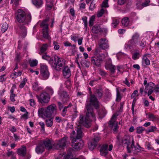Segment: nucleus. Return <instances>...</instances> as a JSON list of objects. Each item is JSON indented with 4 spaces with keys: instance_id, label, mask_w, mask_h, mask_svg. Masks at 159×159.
Instances as JSON below:
<instances>
[{
    "instance_id": "nucleus-1",
    "label": "nucleus",
    "mask_w": 159,
    "mask_h": 159,
    "mask_svg": "<svg viewBox=\"0 0 159 159\" xmlns=\"http://www.w3.org/2000/svg\"><path fill=\"white\" fill-rule=\"evenodd\" d=\"M89 100H87L86 103L85 111V116L81 115L79 118V123L84 125L87 128L89 127L91 125L92 119L95 120V115L93 111L92 106L98 109L99 106V103L95 96L91 93H90Z\"/></svg>"
},
{
    "instance_id": "nucleus-2",
    "label": "nucleus",
    "mask_w": 159,
    "mask_h": 159,
    "mask_svg": "<svg viewBox=\"0 0 159 159\" xmlns=\"http://www.w3.org/2000/svg\"><path fill=\"white\" fill-rule=\"evenodd\" d=\"M39 116L44 119L50 118L53 114L57 113V107L54 104H52L45 107L39 108L38 110Z\"/></svg>"
},
{
    "instance_id": "nucleus-3",
    "label": "nucleus",
    "mask_w": 159,
    "mask_h": 159,
    "mask_svg": "<svg viewBox=\"0 0 159 159\" xmlns=\"http://www.w3.org/2000/svg\"><path fill=\"white\" fill-rule=\"evenodd\" d=\"M17 21L20 23H24L28 24L31 20L32 16L30 13L26 14L25 12L21 9H18L16 13V16Z\"/></svg>"
},
{
    "instance_id": "nucleus-4",
    "label": "nucleus",
    "mask_w": 159,
    "mask_h": 159,
    "mask_svg": "<svg viewBox=\"0 0 159 159\" xmlns=\"http://www.w3.org/2000/svg\"><path fill=\"white\" fill-rule=\"evenodd\" d=\"M117 139L120 142V144L124 147H126L127 148V151L130 153V148L134 145V142L133 137L130 135H125L122 139L117 137Z\"/></svg>"
},
{
    "instance_id": "nucleus-5",
    "label": "nucleus",
    "mask_w": 159,
    "mask_h": 159,
    "mask_svg": "<svg viewBox=\"0 0 159 159\" xmlns=\"http://www.w3.org/2000/svg\"><path fill=\"white\" fill-rule=\"evenodd\" d=\"M140 40L139 34L136 33L133 35L131 39L125 45V47L126 48L132 49L136 47Z\"/></svg>"
},
{
    "instance_id": "nucleus-6",
    "label": "nucleus",
    "mask_w": 159,
    "mask_h": 159,
    "mask_svg": "<svg viewBox=\"0 0 159 159\" xmlns=\"http://www.w3.org/2000/svg\"><path fill=\"white\" fill-rule=\"evenodd\" d=\"M54 63L52 65L56 70H60L65 66L66 60L62 58L56 56L53 57Z\"/></svg>"
},
{
    "instance_id": "nucleus-7",
    "label": "nucleus",
    "mask_w": 159,
    "mask_h": 159,
    "mask_svg": "<svg viewBox=\"0 0 159 159\" xmlns=\"http://www.w3.org/2000/svg\"><path fill=\"white\" fill-rule=\"evenodd\" d=\"M36 97L38 102L42 104L48 103L50 98L48 94L45 92L41 93L39 95H36Z\"/></svg>"
},
{
    "instance_id": "nucleus-8",
    "label": "nucleus",
    "mask_w": 159,
    "mask_h": 159,
    "mask_svg": "<svg viewBox=\"0 0 159 159\" xmlns=\"http://www.w3.org/2000/svg\"><path fill=\"white\" fill-rule=\"evenodd\" d=\"M118 115L117 113L114 114L109 121V124L113 129L115 133L117 132L118 126V122L116 121Z\"/></svg>"
},
{
    "instance_id": "nucleus-9",
    "label": "nucleus",
    "mask_w": 159,
    "mask_h": 159,
    "mask_svg": "<svg viewBox=\"0 0 159 159\" xmlns=\"http://www.w3.org/2000/svg\"><path fill=\"white\" fill-rule=\"evenodd\" d=\"M40 73L43 79L44 80L48 79L49 76V73L48 66L45 64H41L40 65Z\"/></svg>"
},
{
    "instance_id": "nucleus-10",
    "label": "nucleus",
    "mask_w": 159,
    "mask_h": 159,
    "mask_svg": "<svg viewBox=\"0 0 159 159\" xmlns=\"http://www.w3.org/2000/svg\"><path fill=\"white\" fill-rule=\"evenodd\" d=\"M69 143L68 137L65 136L57 141V147L58 148H63Z\"/></svg>"
},
{
    "instance_id": "nucleus-11",
    "label": "nucleus",
    "mask_w": 159,
    "mask_h": 159,
    "mask_svg": "<svg viewBox=\"0 0 159 159\" xmlns=\"http://www.w3.org/2000/svg\"><path fill=\"white\" fill-rule=\"evenodd\" d=\"M17 32L20 35L25 37L27 34V30L25 27L22 25H20L16 28Z\"/></svg>"
},
{
    "instance_id": "nucleus-12",
    "label": "nucleus",
    "mask_w": 159,
    "mask_h": 159,
    "mask_svg": "<svg viewBox=\"0 0 159 159\" xmlns=\"http://www.w3.org/2000/svg\"><path fill=\"white\" fill-rule=\"evenodd\" d=\"M99 45L100 48L104 50L109 48L108 41L106 38H102L99 40Z\"/></svg>"
},
{
    "instance_id": "nucleus-13",
    "label": "nucleus",
    "mask_w": 159,
    "mask_h": 159,
    "mask_svg": "<svg viewBox=\"0 0 159 159\" xmlns=\"http://www.w3.org/2000/svg\"><path fill=\"white\" fill-rule=\"evenodd\" d=\"M107 29L106 28H101L99 25H94L92 28V31L93 33L97 34L99 32L106 31Z\"/></svg>"
},
{
    "instance_id": "nucleus-14",
    "label": "nucleus",
    "mask_w": 159,
    "mask_h": 159,
    "mask_svg": "<svg viewBox=\"0 0 159 159\" xmlns=\"http://www.w3.org/2000/svg\"><path fill=\"white\" fill-rule=\"evenodd\" d=\"M77 139L75 138H73L72 142V146L73 148L76 149H80L83 146V144L76 142Z\"/></svg>"
},
{
    "instance_id": "nucleus-15",
    "label": "nucleus",
    "mask_w": 159,
    "mask_h": 159,
    "mask_svg": "<svg viewBox=\"0 0 159 159\" xmlns=\"http://www.w3.org/2000/svg\"><path fill=\"white\" fill-rule=\"evenodd\" d=\"M63 74L64 77L66 78H69L71 75V72L70 69L67 66L63 67Z\"/></svg>"
},
{
    "instance_id": "nucleus-16",
    "label": "nucleus",
    "mask_w": 159,
    "mask_h": 159,
    "mask_svg": "<svg viewBox=\"0 0 159 159\" xmlns=\"http://www.w3.org/2000/svg\"><path fill=\"white\" fill-rule=\"evenodd\" d=\"M151 56V54L148 53L145 54L143 55L142 59L143 63H144L148 66L150 65V61L148 59V58H150Z\"/></svg>"
},
{
    "instance_id": "nucleus-17",
    "label": "nucleus",
    "mask_w": 159,
    "mask_h": 159,
    "mask_svg": "<svg viewBox=\"0 0 159 159\" xmlns=\"http://www.w3.org/2000/svg\"><path fill=\"white\" fill-rule=\"evenodd\" d=\"M42 57L43 59L48 61L49 63L51 65H53V57H51L49 55H47L46 53H44L42 54Z\"/></svg>"
},
{
    "instance_id": "nucleus-18",
    "label": "nucleus",
    "mask_w": 159,
    "mask_h": 159,
    "mask_svg": "<svg viewBox=\"0 0 159 159\" xmlns=\"http://www.w3.org/2000/svg\"><path fill=\"white\" fill-rule=\"evenodd\" d=\"M91 59L92 63L94 65L98 67L100 66L102 61L96 56L92 57Z\"/></svg>"
},
{
    "instance_id": "nucleus-19",
    "label": "nucleus",
    "mask_w": 159,
    "mask_h": 159,
    "mask_svg": "<svg viewBox=\"0 0 159 159\" xmlns=\"http://www.w3.org/2000/svg\"><path fill=\"white\" fill-rule=\"evenodd\" d=\"M108 145H103L101 147L100 150V154L102 156H105L108 153Z\"/></svg>"
},
{
    "instance_id": "nucleus-20",
    "label": "nucleus",
    "mask_w": 159,
    "mask_h": 159,
    "mask_svg": "<svg viewBox=\"0 0 159 159\" xmlns=\"http://www.w3.org/2000/svg\"><path fill=\"white\" fill-rule=\"evenodd\" d=\"M43 144L45 147L48 149H51L52 148L53 144L51 141L48 139H46L43 141Z\"/></svg>"
},
{
    "instance_id": "nucleus-21",
    "label": "nucleus",
    "mask_w": 159,
    "mask_h": 159,
    "mask_svg": "<svg viewBox=\"0 0 159 159\" xmlns=\"http://www.w3.org/2000/svg\"><path fill=\"white\" fill-rule=\"evenodd\" d=\"M32 2L37 8L41 7L43 4V0H31Z\"/></svg>"
},
{
    "instance_id": "nucleus-22",
    "label": "nucleus",
    "mask_w": 159,
    "mask_h": 159,
    "mask_svg": "<svg viewBox=\"0 0 159 159\" xmlns=\"http://www.w3.org/2000/svg\"><path fill=\"white\" fill-rule=\"evenodd\" d=\"M18 155L21 156H24L26 152V149L25 147H22L17 150Z\"/></svg>"
},
{
    "instance_id": "nucleus-23",
    "label": "nucleus",
    "mask_w": 159,
    "mask_h": 159,
    "mask_svg": "<svg viewBox=\"0 0 159 159\" xmlns=\"http://www.w3.org/2000/svg\"><path fill=\"white\" fill-rule=\"evenodd\" d=\"M155 84L153 82H150L148 83L147 85L145 86L144 90V93H147V91L151 89H153L155 88Z\"/></svg>"
},
{
    "instance_id": "nucleus-24",
    "label": "nucleus",
    "mask_w": 159,
    "mask_h": 159,
    "mask_svg": "<svg viewBox=\"0 0 159 159\" xmlns=\"http://www.w3.org/2000/svg\"><path fill=\"white\" fill-rule=\"evenodd\" d=\"M44 151V147L43 144H39L35 148V151L38 154L43 153Z\"/></svg>"
},
{
    "instance_id": "nucleus-25",
    "label": "nucleus",
    "mask_w": 159,
    "mask_h": 159,
    "mask_svg": "<svg viewBox=\"0 0 159 159\" xmlns=\"http://www.w3.org/2000/svg\"><path fill=\"white\" fill-rule=\"evenodd\" d=\"M72 106V104L71 103H70L68 106L65 107L61 111V115L63 116H65L66 115L67 111L69 110Z\"/></svg>"
},
{
    "instance_id": "nucleus-26",
    "label": "nucleus",
    "mask_w": 159,
    "mask_h": 159,
    "mask_svg": "<svg viewBox=\"0 0 159 159\" xmlns=\"http://www.w3.org/2000/svg\"><path fill=\"white\" fill-rule=\"evenodd\" d=\"M49 19L47 18L43 20L40 24V26L42 27H43V29H48V24Z\"/></svg>"
},
{
    "instance_id": "nucleus-27",
    "label": "nucleus",
    "mask_w": 159,
    "mask_h": 159,
    "mask_svg": "<svg viewBox=\"0 0 159 159\" xmlns=\"http://www.w3.org/2000/svg\"><path fill=\"white\" fill-rule=\"evenodd\" d=\"M33 89L36 91H39L42 89V88L39 85L38 82H35L33 84Z\"/></svg>"
},
{
    "instance_id": "nucleus-28",
    "label": "nucleus",
    "mask_w": 159,
    "mask_h": 159,
    "mask_svg": "<svg viewBox=\"0 0 159 159\" xmlns=\"http://www.w3.org/2000/svg\"><path fill=\"white\" fill-rule=\"evenodd\" d=\"M59 95L62 98H66L69 97V95L67 93L64 91H60L58 92Z\"/></svg>"
},
{
    "instance_id": "nucleus-29",
    "label": "nucleus",
    "mask_w": 159,
    "mask_h": 159,
    "mask_svg": "<svg viewBox=\"0 0 159 159\" xmlns=\"http://www.w3.org/2000/svg\"><path fill=\"white\" fill-rule=\"evenodd\" d=\"M48 47V44L47 43L43 44L41 47L40 50L39 52V53L40 54H41L43 53H44L47 50Z\"/></svg>"
},
{
    "instance_id": "nucleus-30",
    "label": "nucleus",
    "mask_w": 159,
    "mask_h": 159,
    "mask_svg": "<svg viewBox=\"0 0 159 159\" xmlns=\"http://www.w3.org/2000/svg\"><path fill=\"white\" fill-rule=\"evenodd\" d=\"M77 136L75 138L77 139H80L82 138L83 135L82 131L80 127H79L78 128H77Z\"/></svg>"
},
{
    "instance_id": "nucleus-31",
    "label": "nucleus",
    "mask_w": 159,
    "mask_h": 159,
    "mask_svg": "<svg viewBox=\"0 0 159 159\" xmlns=\"http://www.w3.org/2000/svg\"><path fill=\"white\" fill-rule=\"evenodd\" d=\"M130 149L131 150L130 152H133L134 154H137L138 152H140L141 151L140 148H136L134 147V145Z\"/></svg>"
},
{
    "instance_id": "nucleus-32",
    "label": "nucleus",
    "mask_w": 159,
    "mask_h": 159,
    "mask_svg": "<svg viewBox=\"0 0 159 159\" xmlns=\"http://www.w3.org/2000/svg\"><path fill=\"white\" fill-rule=\"evenodd\" d=\"M43 37L46 39H49L51 38L48 34V29H43Z\"/></svg>"
},
{
    "instance_id": "nucleus-33",
    "label": "nucleus",
    "mask_w": 159,
    "mask_h": 159,
    "mask_svg": "<svg viewBox=\"0 0 159 159\" xmlns=\"http://www.w3.org/2000/svg\"><path fill=\"white\" fill-rule=\"evenodd\" d=\"M46 125L47 126L51 127L53 124V119L52 118H50L49 119H47L45 120Z\"/></svg>"
},
{
    "instance_id": "nucleus-34",
    "label": "nucleus",
    "mask_w": 159,
    "mask_h": 159,
    "mask_svg": "<svg viewBox=\"0 0 159 159\" xmlns=\"http://www.w3.org/2000/svg\"><path fill=\"white\" fill-rule=\"evenodd\" d=\"M121 22L123 25L125 26H127L129 25V18L127 17H124L122 19Z\"/></svg>"
},
{
    "instance_id": "nucleus-35",
    "label": "nucleus",
    "mask_w": 159,
    "mask_h": 159,
    "mask_svg": "<svg viewBox=\"0 0 159 159\" xmlns=\"http://www.w3.org/2000/svg\"><path fill=\"white\" fill-rule=\"evenodd\" d=\"M22 74V71L20 70H17L16 71H14V72L11 74V76L13 78L16 77L21 75Z\"/></svg>"
},
{
    "instance_id": "nucleus-36",
    "label": "nucleus",
    "mask_w": 159,
    "mask_h": 159,
    "mask_svg": "<svg viewBox=\"0 0 159 159\" xmlns=\"http://www.w3.org/2000/svg\"><path fill=\"white\" fill-rule=\"evenodd\" d=\"M15 153L12 151H8L6 153V155L7 157L11 156V159H16V156L15 155Z\"/></svg>"
},
{
    "instance_id": "nucleus-37",
    "label": "nucleus",
    "mask_w": 159,
    "mask_h": 159,
    "mask_svg": "<svg viewBox=\"0 0 159 159\" xmlns=\"http://www.w3.org/2000/svg\"><path fill=\"white\" fill-rule=\"evenodd\" d=\"M103 91L101 89L96 90L95 93L96 96L99 98H100L102 95Z\"/></svg>"
},
{
    "instance_id": "nucleus-38",
    "label": "nucleus",
    "mask_w": 159,
    "mask_h": 159,
    "mask_svg": "<svg viewBox=\"0 0 159 159\" xmlns=\"http://www.w3.org/2000/svg\"><path fill=\"white\" fill-rule=\"evenodd\" d=\"M136 7L137 9H142L143 8L142 7V3L141 0L137 1L136 3Z\"/></svg>"
},
{
    "instance_id": "nucleus-39",
    "label": "nucleus",
    "mask_w": 159,
    "mask_h": 159,
    "mask_svg": "<svg viewBox=\"0 0 159 159\" xmlns=\"http://www.w3.org/2000/svg\"><path fill=\"white\" fill-rule=\"evenodd\" d=\"M145 129L143 127L138 126L136 128V133L138 134H141L144 131Z\"/></svg>"
},
{
    "instance_id": "nucleus-40",
    "label": "nucleus",
    "mask_w": 159,
    "mask_h": 159,
    "mask_svg": "<svg viewBox=\"0 0 159 159\" xmlns=\"http://www.w3.org/2000/svg\"><path fill=\"white\" fill-rule=\"evenodd\" d=\"M8 27V25L7 23H3L1 27V31L2 33L5 32L7 30Z\"/></svg>"
},
{
    "instance_id": "nucleus-41",
    "label": "nucleus",
    "mask_w": 159,
    "mask_h": 159,
    "mask_svg": "<svg viewBox=\"0 0 159 159\" xmlns=\"http://www.w3.org/2000/svg\"><path fill=\"white\" fill-rule=\"evenodd\" d=\"M47 9L48 10H50L53 6V3L52 1H47L46 3Z\"/></svg>"
},
{
    "instance_id": "nucleus-42",
    "label": "nucleus",
    "mask_w": 159,
    "mask_h": 159,
    "mask_svg": "<svg viewBox=\"0 0 159 159\" xmlns=\"http://www.w3.org/2000/svg\"><path fill=\"white\" fill-rule=\"evenodd\" d=\"M45 91L48 93L49 95H52L54 93L53 89L50 87H47L45 89Z\"/></svg>"
},
{
    "instance_id": "nucleus-43",
    "label": "nucleus",
    "mask_w": 159,
    "mask_h": 159,
    "mask_svg": "<svg viewBox=\"0 0 159 159\" xmlns=\"http://www.w3.org/2000/svg\"><path fill=\"white\" fill-rule=\"evenodd\" d=\"M38 63V61L36 60H33L29 61V63L31 67H34L36 66Z\"/></svg>"
},
{
    "instance_id": "nucleus-44",
    "label": "nucleus",
    "mask_w": 159,
    "mask_h": 159,
    "mask_svg": "<svg viewBox=\"0 0 159 159\" xmlns=\"http://www.w3.org/2000/svg\"><path fill=\"white\" fill-rule=\"evenodd\" d=\"M142 3L143 8L149 5L150 2V0H141Z\"/></svg>"
},
{
    "instance_id": "nucleus-45",
    "label": "nucleus",
    "mask_w": 159,
    "mask_h": 159,
    "mask_svg": "<svg viewBox=\"0 0 159 159\" xmlns=\"http://www.w3.org/2000/svg\"><path fill=\"white\" fill-rule=\"evenodd\" d=\"M96 146L97 145L92 141L88 144L89 148L91 150H93Z\"/></svg>"
},
{
    "instance_id": "nucleus-46",
    "label": "nucleus",
    "mask_w": 159,
    "mask_h": 159,
    "mask_svg": "<svg viewBox=\"0 0 159 159\" xmlns=\"http://www.w3.org/2000/svg\"><path fill=\"white\" fill-rule=\"evenodd\" d=\"M95 19V16L94 15L92 16L90 18L89 21V25L90 26H91L94 24V21Z\"/></svg>"
},
{
    "instance_id": "nucleus-47",
    "label": "nucleus",
    "mask_w": 159,
    "mask_h": 159,
    "mask_svg": "<svg viewBox=\"0 0 159 159\" xmlns=\"http://www.w3.org/2000/svg\"><path fill=\"white\" fill-rule=\"evenodd\" d=\"M95 56H96V57H97L102 62L106 57L105 55L103 53H101Z\"/></svg>"
},
{
    "instance_id": "nucleus-48",
    "label": "nucleus",
    "mask_w": 159,
    "mask_h": 159,
    "mask_svg": "<svg viewBox=\"0 0 159 159\" xmlns=\"http://www.w3.org/2000/svg\"><path fill=\"white\" fill-rule=\"evenodd\" d=\"M27 81V79L26 78H24L23 80L21 82L19 85V86L20 88L21 89L22 88L25 84Z\"/></svg>"
},
{
    "instance_id": "nucleus-49",
    "label": "nucleus",
    "mask_w": 159,
    "mask_h": 159,
    "mask_svg": "<svg viewBox=\"0 0 159 159\" xmlns=\"http://www.w3.org/2000/svg\"><path fill=\"white\" fill-rule=\"evenodd\" d=\"M100 139V137L97 135H95L94 138L92 139V141L94 143L97 145L98 142Z\"/></svg>"
},
{
    "instance_id": "nucleus-50",
    "label": "nucleus",
    "mask_w": 159,
    "mask_h": 159,
    "mask_svg": "<svg viewBox=\"0 0 159 159\" xmlns=\"http://www.w3.org/2000/svg\"><path fill=\"white\" fill-rule=\"evenodd\" d=\"M82 19L84 22V27L87 29L88 26L87 17L86 16H83L82 18Z\"/></svg>"
},
{
    "instance_id": "nucleus-51",
    "label": "nucleus",
    "mask_w": 159,
    "mask_h": 159,
    "mask_svg": "<svg viewBox=\"0 0 159 159\" xmlns=\"http://www.w3.org/2000/svg\"><path fill=\"white\" fill-rule=\"evenodd\" d=\"M119 21L118 20L114 19L113 20V22L112 23V26L113 27L115 28L116 26L118 24Z\"/></svg>"
},
{
    "instance_id": "nucleus-52",
    "label": "nucleus",
    "mask_w": 159,
    "mask_h": 159,
    "mask_svg": "<svg viewBox=\"0 0 159 159\" xmlns=\"http://www.w3.org/2000/svg\"><path fill=\"white\" fill-rule=\"evenodd\" d=\"M139 52H135L134 53L132 56V59L134 60H136L139 58Z\"/></svg>"
},
{
    "instance_id": "nucleus-53",
    "label": "nucleus",
    "mask_w": 159,
    "mask_h": 159,
    "mask_svg": "<svg viewBox=\"0 0 159 159\" xmlns=\"http://www.w3.org/2000/svg\"><path fill=\"white\" fill-rule=\"evenodd\" d=\"M109 67L110 70L112 73H114L116 70L115 67L112 64H110L109 65Z\"/></svg>"
},
{
    "instance_id": "nucleus-54",
    "label": "nucleus",
    "mask_w": 159,
    "mask_h": 159,
    "mask_svg": "<svg viewBox=\"0 0 159 159\" xmlns=\"http://www.w3.org/2000/svg\"><path fill=\"white\" fill-rule=\"evenodd\" d=\"M157 128L155 126H152L149 127L148 131V132H154L157 130Z\"/></svg>"
},
{
    "instance_id": "nucleus-55",
    "label": "nucleus",
    "mask_w": 159,
    "mask_h": 159,
    "mask_svg": "<svg viewBox=\"0 0 159 159\" xmlns=\"http://www.w3.org/2000/svg\"><path fill=\"white\" fill-rule=\"evenodd\" d=\"M117 90V93H116V100L117 101H120L121 99V96L120 95V94L117 89H116Z\"/></svg>"
},
{
    "instance_id": "nucleus-56",
    "label": "nucleus",
    "mask_w": 159,
    "mask_h": 159,
    "mask_svg": "<svg viewBox=\"0 0 159 159\" xmlns=\"http://www.w3.org/2000/svg\"><path fill=\"white\" fill-rule=\"evenodd\" d=\"M108 0H104L102 3V7H109L108 5Z\"/></svg>"
},
{
    "instance_id": "nucleus-57",
    "label": "nucleus",
    "mask_w": 159,
    "mask_h": 159,
    "mask_svg": "<svg viewBox=\"0 0 159 159\" xmlns=\"http://www.w3.org/2000/svg\"><path fill=\"white\" fill-rule=\"evenodd\" d=\"M104 11L105 10L103 9L102 8L100 11H98L97 15V16L98 17L102 16L104 14Z\"/></svg>"
},
{
    "instance_id": "nucleus-58",
    "label": "nucleus",
    "mask_w": 159,
    "mask_h": 159,
    "mask_svg": "<svg viewBox=\"0 0 159 159\" xmlns=\"http://www.w3.org/2000/svg\"><path fill=\"white\" fill-rule=\"evenodd\" d=\"M39 124L40 125L41 127V130L43 131V132H44L45 131L44 123L43 121H40L39 122Z\"/></svg>"
},
{
    "instance_id": "nucleus-59",
    "label": "nucleus",
    "mask_w": 159,
    "mask_h": 159,
    "mask_svg": "<svg viewBox=\"0 0 159 159\" xmlns=\"http://www.w3.org/2000/svg\"><path fill=\"white\" fill-rule=\"evenodd\" d=\"M101 48L99 47H97L95 49V50L94 52L95 56H96L99 54H100V53L101 52Z\"/></svg>"
},
{
    "instance_id": "nucleus-60",
    "label": "nucleus",
    "mask_w": 159,
    "mask_h": 159,
    "mask_svg": "<svg viewBox=\"0 0 159 159\" xmlns=\"http://www.w3.org/2000/svg\"><path fill=\"white\" fill-rule=\"evenodd\" d=\"M7 79V77H6V75L5 74H4L0 76V82H2L4 81H5Z\"/></svg>"
},
{
    "instance_id": "nucleus-61",
    "label": "nucleus",
    "mask_w": 159,
    "mask_h": 159,
    "mask_svg": "<svg viewBox=\"0 0 159 159\" xmlns=\"http://www.w3.org/2000/svg\"><path fill=\"white\" fill-rule=\"evenodd\" d=\"M53 44L55 50H57L59 49L60 46L58 45V43L54 41L53 42Z\"/></svg>"
},
{
    "instance_id": "nucleus-62",
    "label": "nucleus",
    "mask_w": 159,
    "mask_h": 159,
    "mask_svg": "<svg viewBox=\"0 0 159 159\" xmlns=\"http://www.w3.org/2000/svg\"><path fill=\"white\" fill-rule=\"evenodd\" d=\"M146 44V42L145 41L142 40L141 42L139 43V45L140 47L143 48L145 47Z\"/></svg>"
},
{
    "instance_id": "nucleus-63",
    "label": "nucleus",
    "mask_w": 159,
    "mask_h": 159,
    "mask_svg": "<svg viewBox=\"0 0 159 159\" xmlns=\"http://www.w3.org/2000/svg\"><path fill=\"white\" fill-rule=\"evenodd\" d=\"M95 8V4L94 2H92L89 7V9L91 11L93 10Z\"/></svg>"
},
{
    "instance_id": "nucleus-64",
    "label": "nucleus",
    "mask_w": 159,
    "mask_h": 159,
    "mask_svg": "<svg viewBox=\"0 0 159 159\" xmlns=\"http://www.w3.org/2000/svg\"><path fill=\"white\" fill-rule=\"evenodd\" d=\"M80 8L81 10H83L85 8L86 4L84 3H82L79 4Z\"/></svg>"
}]
</instances>
